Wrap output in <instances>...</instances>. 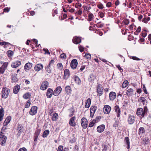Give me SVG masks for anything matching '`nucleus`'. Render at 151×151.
Here are the masks:
<instances>
[{
    "label": "nucleus",
    "mask_w": 151,
    "mask_h": 151,
    "mask_svg": "<svg viewBox=\"0 0 151 151\" xmlns=\"http://www.w3.org/2000/svg\"><path fill=\"white\" fill-rule=\"evenodd\" d=\"M144 110L142 108H139L137 111V114L141 118L143 117L145 115H146L147 112V109L146 107H145Z\"/></svg>",
    "instance_id": "1"
},
{
    "label": "nucleus",
    "mask_w": 151,
    "mask_h": 151,
    "mask_svg": "<svg viewBox=\"0 0 151 151\" xmlns=\"http://www.w3.org/2000/svg\"><path fill=\"white\" fill-rule=\"evenodd\" d=\"M128 82L127 81H124L122 85V88H124L126 87L128 85Z\"/></svg>",
    "instance_id": "39"
},
{
    "label": "nucleus",
    "mask_w": 151,
    "mask_h": 151,
    "mask_svg": "<svg viewBox=\"0 0 151 151\" xmlns=\"http://www.w3.org/2000/svg\"><path fill=\"white\" fill-rule=\"evenodd\" d=\"M31 103V101L30 100H28L26 104L25 105V107L26 108H28Z\"/></svg>",
    "instance_id": "42"
},
{
    "label": "nucleus",
    "mask_w": 151,
    "mask_h": 151,
    "mask_svg": "<svg viewBox=\"0 0 151 151\" xmlns=\"http://www.w3.org/2000/svg\"><path fill=\"white\" fill-rule=\"evenodd\" d=\"M105 129V126L104 125L102 124L98 127L97 130V131L100 133L103 132Z\"/></svg>",
    "instance_id": "23"
},
{
    "label": "nucleus",
    "mask_w": 151,
    "mask_h": 151,
    "mask_svg": "<svg viewBox=\"0 0 151 151\" xmlns=\"http://www.w3.org/2000/svg\"><path fill=\"white\" fill-rule=\"evenodd\" d=\"M7 53L8 56L9 57H11L13 55V52L12 50H8L7 51Z\"/></svg>",
    "instance_id": "44"
},
{
    "label": "nucleus",
    "mask_w": 151,
    "mask_h": 151,
    "mask_svg": "<svg viewBox=\"0 0 151 151\" xmlns=\"http://www.w3.org/2000/svg\"><path fill=\"white\" fill-rule=\"evenodd\" d=\"M33 41L34 43H35V45H36V46L39 47L40 45V44H39L38 45V41L36 39H33Z\"/></svg>",
    "instance_id": "55"
},
{
    "label": "nucleus",
    "mask_w": 151,
    "mask_h": 151,
    "mask_svg": "<svg viewBox=\"0 0 151 151\" xmlns=\"http://www.w3.org/2000/svg\"><path fill=\"white\" fill-rule=\"evenodd\" d=\"M70 76V72L68 69H65L64 71L63 79H67Z\"/></svg>",
    "instance_id": "17"
},
{
    "label": "nucleus",
    "mask_w": 151,
    "mask_h": 151,
    "mask_svg": "<svg viewBox=\"0 0 151 151\" xmlns=\"http://www.w3.org/2000/svg\"><path fill=\"white\" fill-rule=\"evenodd\" d=\"M6 139L7 137L4 138L3 139H1V145L4 146L5 145L6 141Z\"/></svg>",
    "instance_id": "38"
},
{
    "label": "nucleus",
    "mask_w": 151,
    "mask_h": 151,
    "mask_svg": "<svg viewBox=\"0 0 151 151\" xmlns=\"http://www.w3.org/2000/svg\"><path fill=\"white\" fill-rule=\"evenodd\" d=\"M32 64L31 63H26L24 66V69L25 71H27L30 69L32 67Z\"/></svg>",
    "instance_id": "19"
},
{
    "label": "nucleus",
    "mask_w": 151,
    "mask_h": 151,
    "mask_svg": "<svg viewBox=\"0 0 151 151\" xmlns=\"http://www.w3.org/2000/svg\"><path fill=\"white\" fill-rule=\"evenodd\" d=\"M97 84L98 85L96 86V92L99 96H101L103 93V88L101 84L99 83Z\"/></svg>",
    "instance_id": "5"
},
{
    "label": "nucleus",
    "mask_w": 151,
    "mask_h": 151,
    "mask_svg": "<svg viewBox=\"0 0 151 151\" xmlns=\"http://www.w3.org/2000/svg\"><path fill=\"white\" fill-rule=\"evenodd\" d=\"M20 89V86L18 84L16 85L14 87L13 92L14 94H17Z\"/></svg>",
    "instance_id": "22"
},
{
    "label": "nucleus",
    "mask_w": 151,
    "mask_h": 151,
    "mask_svg": "<svg viewBox=\"0 0 151 151\" xmlns=\"http://www.w3.org/2000/svg\"><path fill=\"white\" fill-rule=\"evenodd\" d=\"M60 57L62 59H66V55L65 53H63L60 55Z\"/></svg>",
    "instance_id": "49"
},
{
    "label": "nucleus",
    "mask_w": 151,
    "mask_h": 151,
    "mask_svg": "<svg viewBox=\"0 0 151 151\" xmlns=\"http://www.w3.org/2000/svg\"><path fill=\"white\" fill-rule=\"evenodd\" d=\"M141 102H142L143 104V105L145 104V102L146 101V99L144 97H141L140 98L139 100Z\"/></svg>",
    "instance_id": "46"
},
{
    "label": "nucleus",
    "mask_w": 151,
    "mask_h": 151,
    "mask_svg": "<svg viewBox=\"0 0 151 151\" xmlns=\"http://www.w3.org/2000/svg\"><path fill=\"white\" fill-rule=\"evenodd\" d=\"M4 109L1 108L0 109V122L2 121L4 116Z\"/></svg>",
    "instance_id": "30"
},
{
    "label": "nucleus",
    "mask_w": 151,
    "mask_h": 151,
    "mask_svg": "<svg viewBox=\"0 0 151 151\" xmlns=\"http://www.w3.org/2000/svg\"><path fill=\"white\" fill-rule=\"evenodd\" d=\"M96 78V76L93 74H91L90 75V77L88 78V80L90 82L92 83L95 79Z\"/></svg>",
    "instance_id": "26"
},
{
    "label": "nucleus",
    "mask_w": 151,
    "mask_h": 151,
    "mask_svg": "<svg viewBox=\"0 0 151 151\" xmlns=\"http://www.w3.org/2000/svg\"><path fill=\"white\" fill-rule=\"evenodd\" d=\"M81 3H76V8H79L81 7Z\"/></svg>",
    "instance_id": "62"
},
{
    "label": "nucleus",
    "mask_w": 151,
    "mask_h": 151,
    "mask_svg": "<svg viewBox=\"0 0 151 151\" xmlns=\"http://www.w3.org/2000/svg\"><path fill=\"white\" fill-rule=\"evenodd\" d=\"M54 60H51L49 62L48 65L45 67V69L46 72L48 73H51L52 68L53 67Z\"/></svg>",
    "instance_id": "3"
},
{
    "label": "nucleus",
    "mask_w": 151,
    "mask_h": 151,
    "mask_svg": "<svg viewBox=\"0 0 151 151\" xmlns=\"http://www.w3.org/2000/svg\"><path fill=\"white\" fill-rule=\"evenodd\" d=\"M97 107L95 106H92L90 109V115L91 117H92L96 110Z\"/></svg>",
    "instance_id": "15"
},
{
    "label": "nucleus",
    "mask_w": 151,
    "mask_h": 151,
    "mask_svg": "<svg viewBox=\"0 0 151 151\" xmlns=\"http://www.w3.org/2000/svg\"><path fill=\"white\" fill-rule=\"evenodd\" d=\"M11 76V82L12 83L17 82L18 79L17 78V75L15 73H11L10 74Z\"/></svg>",
    "instance_id": "6"
},
{
    "label": "nucleus",
    "mask_w": 151,
    "mask_h": 151,
    "mask_svg": "<svg viewBox=\"0 0 151 151\" xmlns=\"http://www.w3.org/2000/svg\"><path fill=\"white\" fill-rule=\"evenodd\" d=\"M116 67L118 69L121 71V72L123 71V70L122 68L120 67L119 65H117Z\"/></svg>",
    "instance_id": "61"
},
{
    "label": "nucleus",
    "mask_w": 151,
    "mask_h": 151,
    "mask_svg": "<svg viewBox=\"0 0 151 151\" xmlns=\"http://www.w3.org/2000/svg\"><path fill=\"white\" fill-rule=\"evenodd\" d=\"M31 96L29 92L23 95V97L25 99H28Z\"/></svg>",
    "instance_id": "36"
},
{
    "label": "nucleus",
    "mask_w": 151,
    "mask_h": 151,
    "mask_svg": "<svg viewBox=\"0 0 151 151\" xmlns=\"http://www.w3.org/2000/svg\"><path fill=\"white\" fill-rule=\"evenodd\" d=\"M111 110V107L108 105H105L103 108V111L105 114H108Z\"/></svg>",
    "instance_id": "12"
},
{
    "label": "nucleus",
    "mask_w": 151,
    "mask_h": 151,
    "mask_svg": "<svg viewBox=\"0 0 151 151\" xmlns=\"http://www.w3.org/2000/svg\"><path fill=\"white\" fill-rule=\"evenodd\" d=\"M134 90L131 88H129L127 91L126 94L128 96H131L133 94Z\"/></svg>",
    "instance_id": "28"
},
{
    "label": "nucleus",
    "mask_w": 151,
    "mask_h": 151,
    "mask_svg": "<svg viewBox=\"0 0 151 151\" xmlns=\"http://www.w3.org/2000/svg\"><path fill=\"white\" fill-rule=\"evenodd\" d=\"M21 64V62L19 60L16 61L12 63L11 66L14 68H16L20 65Z\"/></svg>",
    "instance_id": "16"
},
{
    "label": "nucleus",
    "mask_w": 151,
    "mask_h": 151,
    "mask_svg": "<svg viewBox=\"0 0 151 151\" xmlns=\"http://www.w3.org/2000/svg\"><path fill=\"white\" fill-rule=\"evenodd\" d=\"M75 134L74 133H73L72 136L70 137V140L69 143L71 144H73L76 142V138L75 137Z\"/></svg>",
    "instance_id": "31"
},
{
    "label": "nucleus",
    "mask_w": 151,
    "mask_h": 151,
    "mask_svg": "<svg viewBox=\"0 0 151 151\" xmlns=\"http://www.w3.org/2000/svg\"><path fill=\"white\" fill-rule=\"evenodd\" d=\"M124 23L126 25L128 24L129 23V21L128 19H126L124 21Z\"/></svg>",
    "instance_id": "60"
},
{
    "label": "nucleus",
    "mask_w": 151,
    "mask_h": 151,
    "mask_svg": "<svg viewBox=\"0 0 151 151\" xmlns=\"http://www.w3.org/2000/svg\"><path fill=\"white\" fill-rule=\"evenodd\" d=\"M58 68L60 70H62L63 68V65L61 63H58L57 64Z\"/></svg>",
    "instance_id": "43"
},
{
    "label": "nucleus",
    "mask_w": 151,
    "mask_h": 151,
    "mask_svg": "<svg viewBox=\"0 0 151 151\" xmlns=\"http://www.w3.org/2000/svg\"><path fill=\"white\" fill-rule=\"evenodd\" d=\"M81 42L80 38L76 37V44H78Z\"/></svg>",
    "instance_id": "53"
},
{
    "label": "nucleus",
    "mask_w": 151,
    "mask_h": 151,
    "mask_svg": "<svg viewBox=\"0 0 151 151\" xmlns=\"http://www.w3.org/2000/svg\"><path fill=\"white\" fill-rule=\"evenodd\" d=\"M76 82L78 85H80L81 83V81L79 78L76 76Z\"/></svg>",
    "instance_id": "50"
},
{
    "label": "nucleus",
    "mask_w": 151,
    "mask_h": 151,
    "mask_svg": "<svg viewBox=\"0 0 151 151\" xmlns=\"http://www.w3.org/2000/svg\"><path fill=\"white\" fill-rule=\"evenodd\" d=\"M62 88L60 86H59L56 88L53 93V94L55 96H58L61 92Z\"/></svg>",
    "instance_id": "8"
},
{
    "label": "nucleus",
    "mask_w": 151,
    "mask_h": 151,
    "mask_svg": "<svg viewBox=\"0 0 151 151\" xmlns=\"http://www.w3.org/2000/svg\"><path fill=\"white\" fill-rule=\"evenodd\" d=\"M8 65V63H4L1 66L0 68V73L1 74H3L5 70L6 69Z\"/></svg>",
    "instance_id": "9"
},
{
    "label": "nucleus",
    "mask_w": 151,
    "mask_h": 151,
    "mask_svg": "<svg viewBox=\"0 0 151 151\" xmlns=\"http://www.w3.org/2000/svg\"><path fill=\"white\" fill-rule=\"evenodd\" d=\"M4 10L5 12H8L9 11V9L8 7H6L4 9Z\"/></svg>",
    "instance_id": "63"
},
{
    "label": "nucleus",
    "mask_w": 151,
    "mask_h": 151,
    "mask_svg": "<svg viewBox=\"0 0 151 151\" xmlns=\"http://www.w3.org/2000/svg\"><path fill=\"white\" fill-rule=\"evenodd\" d=\"M130 58L132 59H133L134 60H140V59L136 57V56H131L130 57Z\"/></svg>",
    "instance_id": "56"
},
{
    "label": "nucleus",
    "mask_w": 151,
    "mask_h": 151,
    "mask_svg": "<svg viewBox=\"0 0 151 151\" xmlns=\"http://www.w3.org/2000/svg\"><path fill=\"white\" fill-rule=\"evenodd\" d=\"M114 110L115 112L117 113V116L119 117L120 116V109L118 106L116 105L114 107Z\"/></svg>",
    "instance_id": "21"
},
{
    "label": "nucleus",
    "mask_w": 151,
    "mask_h": 151,
    "mask_svg": "<svg viewBox=\"0 0 151 151\" xmlns=\"http://www.w3.org/2000/svg\"><path fill=\"white\" fill-rule=\"evenodd\" d=\"M18 151H27V149L24 147L19 149Z\"/></svg>",
    "instance_id": "57"
},
{
    "label": "nucleus",
    "mask_w": 151,
    "mask_h": 151,
    "mask_svg": "<svg viewBox=\"0 0 151 151\" xmlns=\"http://www.w3.org/2000/svg\"><path fill=\"white\" fill-rule=\"evenodd\" d=\"M11 119V117L10 116H8L5 119V121L9 123Z\"/></svg>",
    "instance_id": "45"
},
{
    "label": "nucleus",
    "mask_w": 151,
    "mask_h": 151,
    "mask_svg": "<svg viewBox=\"0 0 151 151\" xmlns=\"http://www.w3.org/2000/svg\"><path fill=\"white\" fill-rule=\"evenodd\" d=\"M93 14L92 13H90L88 15V21H91L92 19L93 18Z\"/></svg>",
    "instance_id": "40"
},
{
    "label": "nucleus",
    "mask_w": 151,
    "mask_h": 151,
    "mask_svg": "<svg viewBox=\"0 0 151 151\" xmlns=\"http://www.w3.org/2000/svg\"><path fill=\"white\" fill-rule=\"evenodd\" d=\"M145 132V129L143 127H140L139 130V134L142 135Z\"/></svg>",
    "instance_id": "37"
},
{
    "label": "nucleus",
    "mask_w": 151,
    "mask_h": 151,
    "mask_svg": "<svg viewBox=\"0 0 151 151\" xmlns=\"http://www.w3.org/2000/svg\"><path fill=\"white\" fill-rule=\"evenodd\" d=\"M18 133H19V135L23 131V127L22 125L18 124L17 127Z\"/></svg>",
    "instance_id": "24"
},
{
    "label": "nucleus",
    "mask_w": 151,
    "mask_h": 151,
    "mask_svg": "<svg viewBox=\"0 0 151 151\" xmlns=\"http://www.w3.org/2000/svg\"><path fill=\"white\" fill-rule=\"evenodd\" d=\"M37 108L36 106H33L31 109L29 114L31 115H34L36 114L37 111Z\"/></svg>",
    "instance_id": "13"
},
{
    "label": "nucleus",
    "mask_w": 151,
    "mask_h": 151,
    "mask_svg": "<svg viewBox=\"0 0 151 151\" xmlns=\"http://www.w3.org/2000/svg\"><path fill=\"white\" fill-rule=\"evenodd\" d=\"M75 118V117L73 116L70 119L69 122V124L70 126H75L76 125V123L74 122Z\"/></svg>",
    "instance_id": "25"
},
{
    "label": "nucleus",
    "mask_w": 151,
    "mask_h": 151,
    "mask_svg": "<svg viewBox=\"0 0 151 151\" xmlns=\"http://www.w3.org/2000/svg\"><path fill=\"white\" fill-rule=\"evenodd\" d=\"M58 115L57 113H56L54 114L53 115L52 117V120L53 121H56L58 119Z\"/></svg>",
    "instance_id": "35"
},
{
    "label": "nucleus",
    "mask_w": 151,
    "mask_h": 151,
    "mask_svg": "<svg viewBox=\"0 0 151 151\" xmlns=\"http://www.w3.org/2000/svg\"><path fill=\"white\" fill-rule=\"evenodd\" d=\"M41 131V129H37L35 131L33 137V139L34 141V146L36 145L37 144V141L39 135H40Z\"/></svg>",
    "instance_id": "4"
},
{
    "label": "nucleus",
    "mask_w": 151,
    "mask_h": 151,
    "mask_svg": "<svg viewBox=\"0 0 151 151\" xmlns=\"http://www.w3.org/2000/svg\"><path fill=\"white\" fill-rule=\"evenodd\" d=\"M150 19V18L148 17L147 19L144 18L142 19V22L145 23H147L148 22Z\"/></svg>",
    "instance_id": "51"
},
{
    "label": "nucleus",
    "mask_w": 151,
    "mask_h": 151,
    "mask_svg": "<svg viewBox=\"0 0 151 151\" xmlns=\"http://www.w3.org/2000/svg\"><path fill=\"white\" fill-rule=\"evenodd\" d=\"M96 122V120L94 119L89 124V126L90 127H91L94 125V124Z\"/></svg>",
    "instance_id": "41"
},
{
    "label": "nucleus",
    "mask_w": 151,
    "mask_h": 151,
    "mask_svg": "<svg viewBox=\"0 0 151 151\" xmlns=\"http://www.w3.org/2000/svg\"><path fill=\"white\" fill-rule=\"evenodd\" d=\"M9 92L10 89L9 88L6 87H3L1 91L2 98L6 99L7 98L9 94Z\"/></svg>",
    "instance_id": "2"
},
{
    "label": "nucleus",
    "mask_w": 151,
    "mask_h": 151,
    "mask_svg": "<svg viewBox=\"0 0 151 151\" xmlns=\"http://www.w3.org/2000/svg\"><path fill=\"white\" fill-rule=\"evenodd\" d=\"M50 133L49 130L47 129L44 131L42 135V137L43 138L46 137Z\"/></svg>",
    "instance_id": "34"
},
{
    "label": "nucleus",
    "mask_w": 151,
    "mask_h": 151,
    "mask_svg": "<svg viewBox=\"0 0 151 151\" xmlns=\"http://www.w3.org/2000/svg\"><path fill=\"white\" fill-rule=\"evenodd\" d=\"M124 141L126 144L127 145V148L128 149H129L130 147V142L129 138L128 137H125L124 138Z\"/></svg>",
    "instance_id": "27"
},
{
    "label": "nucleus",
    "mask_w": 151,
    "mask_h": 151,
    "mask_svg": "<svg viewBox=\"0 0 151 151\" xmlns=\"http://www.w3.org/2000/svg\"><path fill=\"white\" fill-rule=\"evenodd\" d=\"M111 3L110 2H109L106 4V6L109 7H110L111 6Z\"/></svg>",
    "instance_id": "64"
},
{
    "label": "nucleus",
    "mask_w": 151,
    "mask_h": 151,
    "mask_svg": "<svg viewBox=\"0 0 151 151\" xmlns=\"http://www.w3.org/2000/svg\"><path fill=\"white\" fill-rule=\"evenodd\" d=\"M79 49L81 52H82L84 50V48L81 45L79 47Z\"/></svg>",
    "instance_id": "58"
},
{
    "label": "nucleus",
    "mask_w": 151,
    "mask_h": 151,
    "mask_svg": "<svg viewBox=\"0 0 151 151\" xmlns=\"http://www.w3.org/2000/svg\"><path fill=\"white\" fill-rule=\"evenodd\" d=\"M116 94L114 92L112 91L109 94V99L111 101H113L116 98Z\"/></svg>",
    "instance_id": "20"
},
{
    "label": "nucleus",
    "mask_w": 151,
    "mask_h": 151,
    "mask_svg": "<svg viewBox=\"0 0 151 151\" xmlns=\"http://www.w3.org/2000/svg\"><path fill=\"white\" fill-rule=\"evenodd\" d=\"M43 65L41 63H38L35 66L34 69L35 71L38 72L42 70L43 69Z\"/></svg>",
    "instance_id": "11"
},
{
    "label": "nucleus",
    "mask_w": 151,
    "mask_h": 151,
    "mask_svg": "<svg viewBox=\"0 0 151 151\" xmlns=\"http://www.w3.org/2000/svg\"><path fill=\"white\" fill-rule=\"evenodd\" d=\"M84 57L87 59H90L91 58V55L88 53H86Z\"/></svg>",
    "instance_id": "52"
},
{
    "label": "nucleus",
    "mask_w": 151,
    "mask_h": 151,
    "mask_svg": "<svg viewBox=\"0 0 151 151\" xmlns=\"http://www.w3.org/2000/svg\"><path fill=\"white\" fill-rule=\"evenodd\" d=\"M70 66L73 69H74L76 68V59H74L71 61Z\"/></svg>",
    "instance_id": "29"
},
{
    "label": "nucleus",
    "mask_w": 151,
    "mask_h": 151,
    "mask_svg": "<svg viewBox=\"0 0 151 151\" xmlns=\"http://www.w3.org/2000/svg\"><path fill=\"white\" fill-rule=\"evenodd\" d=\"M11 45V44L10 43L6 42L5 41H3V42H0V45Z\"/></svg>",
    "instance_id": "47"
},
{
    "label": "nucleus",
    "mask_w": 151,
    "mask_h": 151,
    "mask_svg": "<svg viewBox=\"0 0 151 151\" xmlns=\"http://www.w3.org/2000/svg\"><path fill=\"white\" fill-rule=\"evenodd\" d=\"M104 24H101L100 22L97 23L96 25V26L98 28H101L104 26Z\"/></svg>",
    "instance_id": "48"
},
{
    "label": "nucleus",
    "mask_w": 151,
    "mask_h": 151,
    "mask_svg": "<svg viewBox=\"0 0 151 151\" xmlns=\"http://www.w3.org/2000/svg\"><path fill=\"white\" fill-rule=\"evenodd\" d=\"M65 91L67 94H70L71 91V89L70 86H66L65 87Z\"/></svg>",
    "instance_id": "32"
},
{
    "label": "nucleus",
    "mask_w": 151,
    "mask_h": 151,
    "mask_svg": "<svg viewBox=\"0 0 151 151\" xmlns=\"http://www.w3.org/2000/svg\"><path fill=\"white\" fill-rule=\"evenodd\" d=\"M91 102V100L90 99H88L86 102L85 107L86 108H88L90 106Z\"/></svg>",
    "instance_id": "33"
},
{
    "label": "nucleus",
    "mask_w": 151,
    "mask_h": 151,
    "mask_svg": "<svg viewBox=\"0 0 151 151\" xmlns=\"http://www.w3.org/2000/svg\"><path fill=\"white\" fill-rule=\"evenodd\" d=\"M134 116L130 115H129L127 122L129 124H132L134 123L135 121Z\"/></svg>",
    "instance_id": "14"
},
{
    "label": "nucleus",
    "mask_w": 151,
    "mask_h": 151,
    "mask_svg": "<svg viewBox=\"0 0 151 151\" xmlns=\"http://www.w3.org/2000/svg\"><path fill=\"white\" fill-rule=\"evenodd\" d=\"M97 6L98 8L99 9H102L104 8L103 5L102 4H100L98 5Z\"/></svg>",
    "instance_id": "59"
},
{
    "label": "nucleus",
    "mask_w": 151,
    "mask_h": 151,
    "mask_svg": "<svg viewBox=\"0 0 151 151\" xmlns=\"http://www.w3.org/2000/svg\"><path fill=\"white\" fill-rule=\"evenodd\" d=\"M81 123L83 128L85 129L87 127L88 122L86 118H83L81 120Z\"/></svg>",
    "instance_id": "7"
},
{
    "label": "nucleus",
    "mask_w": 151,
    "mask_h": 151,
    "mask_svg": "<svg viewBox=\"0 0 151 151\" xmlns=\"http://www.w3.org/2000/svg\"><path fill=\"white\" fill-rule=\"evenodd\" d=\"M53 90L50 88H49L47 91L46 93V96L48 98H50L51 97L53 93Z\"/></svg>",
    "instance_id": "18"
},
{
    "label": "nucleus",
    "mask_w": 151,
    "mask_h": 151,
    "mask_svg": "<svg viewBox=\"0 0 151 151\" xmlns=\"http://www.w3.org/2000/svg\"><path fill=\"white\" fill-rule=\"evenodd\" d=\"M49 84L48 81H43L41 85L40 89L42 90H46Z\"/></svg>",
    "instance_id": "10"
},
{
    "label": "nucleus",
    "mask_w": 151,
    "mask_h": 151,
    "mask_svg": "<svg viewBox=\"0 0 151 151\" xmlns=\"http://www.w3.org/2000/svg\"><path fill=\"white\" fill-rule=\"evenodd\" d=\"M63 146L62 145H60L59 146L57 151H63Z\"/></svg>",
    "instance_id": "54"
}]
</instances>
